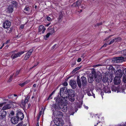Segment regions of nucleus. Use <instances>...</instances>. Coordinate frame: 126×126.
<instances>
[{
    "label": "nucleus",
    "instance_id": "nucleus-41",
    "mask_svg": "<svg viewBox=\"0 0 126 126\" xmlns=\"http://www.w3.org/2000/svg\"><path fill=\"white\" fill-rule=\"evenodd\" d=\"M79 69V67H77L75 68L73 71V73H74L76 71L78 70Z\"/></svg>",
    "mask_w": 126,
    "mask_h": 126
},
{
    "label": "nucleus",
    "instance_id": "nucleus-44",
    "mask_svg": "<svg viewBox=\"0 0 126 126\" xmlns=\"http://www.w3.org/2000/svg\"><path fill=\"white\" fill-rule=\"evenodd\" d=\"M63 16V15L61 14H59V16L58 18L59 19V20L61 19L62 18Z\"/></svg>",
    "mask_w": 126,
    "mask_h": 126
},
{
    "label": "nucleus",
    "instance_id": "nucleus-55",
    "mask_svg": "<svg viewBox=\"0 0 126 126\" xmlns=\"http://www.w3.org/2000/svg\"><path fill=\"white\" fill-rule=\"evenodd\" d=\"M10 114L13 116L14 115V112L13 111H12Z\"/></svg>",
    "mask_w": 126,
    "mask_h": 126
},
{
    "label": "nucleus",
    "instance_id": "nucleus-39",
    "mask_svg": "<svg viewBox=\"0 0 126 126\" xmlns=\"http://www.w3.org/2000/svg\"><path fill=\"white\" fill-rule=\"evenodd\" d=\"M20 71V70H17L16 73V74L15 75V76L16 77V76H17L19 74Z\"/></svg>",
    "mask_w": 126,
    "mask_h": 126
},
{
    "label": "nucleus",
    "instance_id": "nucleus-42",
    "mask_svg": "<svg viewBox=\"0 0 126 126\" xmlns=\"http://www.w3.org/2000/svg\"><path fill=\"white\" fill-rule=\"evenodd\" d=\"M102 24V23L100 22L99 23H97L95 25V27H97L99 26L100 25H101Z\"/></svg>",
    "mask_w": 126,
    "mask_h": 126
},
{
    "label": "nucleus",
    "instance_id": "nucleus-47",
    "mask_svg": "<svg viewBox=\"0 0 126 126\" xmlns=\"http://www.w3.org/2000/svg\"><path fill=\"white\" fill-rule=\"evenodd\" d=\"M86 8V6L84 4H82L81 5V8L84 9Z\"/></svg>",
    "mask_w": 126,
    "mask_h": 126
},
{
    "label": "nucleus",
    "instance_id": "nucleus-13",
    "mask_svg": "<svg viewBox=\"0 0 126 126\" xmlns=\"http://www.w3.org/2000/svg\"><path fill=\"white\" fill-rule=\"evenodd\" d=\"M7 114L6 112L4 110H1L0 111V118L2 119L5 117Z\"/></svg>",
    "mask_w": 126,
    "mask_h": 126
},
{
    "label": "nucleus",
    "instance_id": "nucleus-43",
    "mask_svg": "<svg viewBox=\"0 0 126 126\" xmlns=\"http://www.w3.org/2000/svg\"><path fill=\"white\" fill-rule=\"evenodd\" d=\"M114 42H115V40L114 39H112L110 41L109 43L108 44V45H110L112 43H113Z\"/></svg>",
    "mask_w": 126,
    "mask_h": 126
},
{
    "label": "nucleus",
    "instance_id": "nucleus-19",
    "mask_svg": "<svg viewBox=\"0 0 126 126\" xmlns=\"http://www.w3.org/2000/svg\"><path fill=\"white\" fill-rule=\"evenodd\" d=\"M53 115L56 117H60L63 116L62 113L60 111L58 110L56 112H53Z\"/></svg>",
    "mask_w": 126,
    "mask_h": 126
},
{
    "label": "nucleus",
    "instance_id": "nucleus-18",
    "mask_svg": "<svg viewBox=\"0 0 126 126\" xmlns=\"http://www.w3.org/2000/svg\"><path fill=\"white\" fill-rule=\"evenodd\" d=\"M114 83L115 85H118L120 83V78L118 77H115L113 80Z\"/></svg>",
    "mask_w": 126,
    "mask_h": 126
},
{
    "label": "nucleus",
    "instance_id": "nucleus-27",
    "mask_svg": "<svg viewBox=\"0 0 126 126\" xmlns=\"http://www.w3.org/2000/svg\"><path fill=\"white\" fill-rule=\"evenodd\" d=\"M30 11V8L28 7H26L24 9V12L26 14H27Z\"/></svg>",
    "mask_w": 126,
    "mask_h": 126
},
{
    "label": "nucleus",
    "instance_id": "nucleus-49",
    "mask_svg": "<svg viewBox=\"0 0 126 126\" xmlns=\"http://www.w3.org/2000/svg\"><path fill=\"white\" fill-rule=\"evenodd\" d=\"M102 66V65L101 64H97L96 65H94L93 67H98V66Z\"/></svg>",
    "mask_w": 126,
    "mask_h": 126
},
{
    "label": "nucleus",
    "instance_id": "nucleus-58",
    "mask_svg": "<svg viewBox=\"0 0 126 126\" xmlns=\"http://www.w3.org/2000/svg\"><path fill=\"white\" fill-rule=\"evenodd\" d=\"M123 73H125L126 74V69L123 70Z\"/></svg>",
    "mask_w": 126,
    "mask_h": 126
},
{
    "label": "nucleus",
    "instance_id": "nucleus-35",
    "mask_svg": "<svg viewBox=\"0 0 126 126\" xmlns=\"http://www.w3.org/2000/svg\"><path fill=\"white\" fill-rule=\"evenodd\" d=\"M110 69L111 70V71H112V73H113V72L114 73H115V70L113 67L112 66H111V67H110Z\"/></svg>",
    "mask_w": 126,
    "mask_h": 126
},
{
    "label": "nucleus",
    "instance_id": "nucleus-48",
    "mask_svg": "<svg viewBox=\"0 0 126 126\" xmlns=\"http://www.w3.org/2000/svg\"><path fill=\"white\" fill-rule=\"evenodd\" d=\"M50 35V34L48 32L47 34L45 36V37H46V38H47Z\"/></svg>",
    "mask_w": 126,
    "mask_h": 126
},
{
    "label": "nucleus",
    "instance_id": "nucleus-56",
    "mask_svg": "<svg viewBox=\"0 0 126 126\" xmlns=\"http://www.w3.org/2000/svg\"><path fill=\"white\" fill-rule=\"evenodd\" d=\"M88 95L89 96H90L92 95L89 92H88L87 93Z\"/></svg>",
    "mask_w": 126,
    "mask_h": 126
},
{
    "label": "nucleus",
    "instance_id": "nucleus-6",
    "mask_svg": "<svg viewBox=\"0 0 126 126\" xmlns=\"http://www.w3.org/2000/svg\"><path fill=\"white\" fill-rule=\"evenodd\" d=\"M48 32L50 34V35L55 33L57 30L56 27L55 26H52L49 27L48 28Z\"/></svg>",
    "mask_w": 126,
    "mask_h": 126
},
{
    "label": "nucleus",
    "instance_id": "nucleus-2",
    "mask_svg": "<svg viewBox=\"0 0 126 126\" xmlns=\"http://www.w3.org/2000/svg\"><path fill=\"white\" fill-rule=\"evenodd\" d=\"M64 93L68 95L69 100L71 102H74L75 100V93L74 91L71 89L66 90Z\"/></svg>",
    "mask_w": 126,
    "mask_h": 126
},
{
    "label": "nucleus",
    "instance_id": "nucleus-24",
    "mask_svg": "<svg viewBox=\"0 0 126 126\" xmlns=\"http://www.w3.org/2000/svg\"><path fill=\"white\" fill-rule=\"evenodd\" d=\"M7 9L9 12H12L13 11V6L11 5H10L8 6Z\"/></svg>",
    "mask_w": 126,
    "mask_h": 126
},
{
    "label": "nucleus",
    "instance_id": "nucleus-64",
    "mask_svg": "<svg viewBox=\"0 0 126 126\" xmlns=\"http://www.w3.org/2000/svg\"><path fill=\"white\" fill-rule=\"evenodd\" d=\"M40 116L39 115H38V116L37 118V121H38L39 120Z\"/></svg>",
    "mask_w": 126,
    "mask_h": 126
},
{
    "label": "nucleus",
    "instance_id": "nucleus-53",
    "mask_svg": "<svg viewBox=\"0 0 126 126\" xmlns=\"http://www.w3.org/2000/svg\"><path fill=\"white\" fill-rule=\"evenodd\" d=\"M81 61V59L80 58H78L77 60V62H80Z\"/></svg>",
    "mask_w": 126,
    "mask_h": 126
},
{
    "label": "nucleus",
    "instance_id": "nucleus-36",
    "mask_svg": "<svg viewBox=\"0 0 126 126\" xmlns=\"http://www.w3.org/2000/svg\"><path fill=\"white\" fill-rule=\"evenodd\" d=\"M123 81L125 83H126V75H124L123 78Z\"/></svg>",
    "mask_w": 126,
    "mask_h": 126
},
{
    "label": "nucleus",
    "instance_id": "nucleus-51",
    "mask_svg": "<svg viewBox=\"0 0 126 126\" xmlns=\"http://www.w3.org/2000/svg\"><path fill=\"white\" fill-rule=\"evenodd\" d=\"M6 103H3L1 104H0V109H1V107L3 105V104H5Z\"/></svg>",
    "mask_w": 126,
    "mask_h": 126
},
{
    "label": "nucleus",
    "instance_id": "nucleus-59",
    "mask_svg": "<svg viewBox=\"0 0 126 126\" xmlns=\"http://www.w3.org/2000/svg\"><path fill=\"white\" fill-rule=\"evenodd\" d=\"M10 42V40H8L7 41H6V42H5V44H7L9 43Z\"/></svg>",
    "mask_w": 126,
    "mask_h": 126
},
{
    "label": "nucleus",
    "instance_id": "nucleus-45",
    "mask_svg": "<svg viewBox=\"0 0 126 126\" xmlns=\"http://www.w3.org/2000/svg\"><path fill=\"white\" fill-rule=\"evenodd\" d=\"M47 19L49 21H51L52 20V19L49 16L47 17Z\"/></svg>",
    "mask_w": 126,
    "mask_h": 126
},
{
    "label": "nucleus",
    "instance_id": "nucleus-54",
    "mask_svg": "<svg viewBox=\"0 0 126 126\" xmlns=\"http://www.w3.org/2000/svg\"><path fill=\"white\" fill-rule=\"evenodd\" d=\"M107 44L105 43L104 44L102 47H106L107 46Z\"/></svg>",
    "mask_w": 126,
    "mask_h": 126
},
{
    "label": "nucleus",
    "instance_id": "nucleus-34",
    "mask_svg": "<svg viewBox=\"0 0 126 126\" xmlns=\"http://www.w3.org/2000/svg\"><path fill=\"white\" fill-rule=\"evenodd\" d=\"M16 126H26L24 124H23V122H21L19 123Z\"/></svg>",
    "mask_w": 126,
    "mask_h": 126
},
{
    "label": "nucleus",
    "instance_id": "nucleus-61",
    "mask_svg": "<svg viewBox=\"0 0 126 126\" xmlns=\"http://www.w3.org/2000/svg\"><path fill=\"white\" fill-rule=\"evenodd\" d=\"M42 112V111H40L39 113V115H39L40 116H41V115Z\"/></svg>",
    "mask_w": 126,
    "mask_h": 126
},
{
    "label": "nucleus",
    "instance_id": "nucleus-29",
    "mask_svg": "<svg viewBox=\"0 0 126 126\" xmlns=\"http://www.w3.org/2000/svg\"><path fill=\"white\" fill-rule=\"evenodd\" d=\"M65 87H63L61 88L60 90V95L61 96H62V95L63 94V93L64 92L65 90Z\"/></svg>",
    "mask_w": 126,
    "mask_h": 126
},
{
    "label": "nucleus",
    "instance_id": "nucleus-63",
    "mask_svg": "<svg viewBox=\"0 0 126 126\" xmlns=\"http://www.w3.org/2000/svg\"><path fill=\"white\" fill-rule=\"evenodd\" d=\"M38 64V63H37L36 64H35L34 65V66L32 68H34L35 67H36Z\"/></svg>",
    "mask_w": 126,
    "mask_h": 126
},
{
    "label": "nucleus",
    "instance_id": "nucleus-8",
    "mask_svg": "<svg viewBox=\"0 0 126 126\" xmlns=\"http://www.w3.org/2000/svg\"><path fill=\"white\" fill-rule=\"evenodd\" d=\"M24 51H22L20 52H18L17 53H14L12 54L11 56V58L13 59H15L18 57L20 56L22 54L24 53Z\"/></svg>",
    "mask_w": 126,
    "mask_h": 126
},
{
    "label": "nucleus",
    "instance_id": "nucleus-60",
    "mask_svg": "<svg viewBox=\"0 0 126 126\" xmlns=\"http://www.w3.org/2000/svg\"><path fill=\"white\" fill-rule=\"evenodd\" d=\"M76 64L75 63H74L72 64L71 65V66L72 67L74 66Z\"/></svg>",
    "mask_w": 126,
    "mask_h": 126
},
{
    "label": "nucleus",
    "instance_id": "nucleus-10",
    "mask_svg": "<svg viewBox=\"0 0 126 126\" xmlns=\"http://www.w3.org/2000/svg\"><path fill=\"white\" fill-rule=\"evenodd\" d=\"M16 117L18 120H22L24 118V115L23 113L21 111H18L16 114Z\"/></svg>",
    "mask_w": 126,
    "mask_h": 126
},
{
    "label": "nucleus",
    "instance_id": "nucleus-25",
    "mask_svg": "<svg viewBox=\"0 0 126 126\" xmlns=\"http://www.w3.org/2000/svg\"><path fill=\"white\" fill-rule=\"evenodd\" d=\"M120 54H121V55L125 57V59L126 58V49H125L119 52Z\"/></svg>",
    "mask_w": 126,
    "mask_h": 126
},
{
    "label": "nucleus",
    "instance_id": "nucleus-7",
    "mask_svg": "<svg viewBox=\"0 0 126 126\" xmlns=\"http://www.w3.org/2000/svg\"><path fill=\"white\" fill-rule=\"evenodd\" d=\"M112 90V91L116 92L117 93L119 92H124L125 90L122 87H111Z\"/></svg>",
    "mask_w": 126,
    "mask_h": 126
},
{
    "label": "nucleus",
    "instance_id": "nucleus-37",
    "mask_svg": "<svg viewBox=\"0 0 126 126\" xmlns=\"http://www.w3.org/2000/svg\"><path fill=\"white\" fill-rule=\"evenodd\" d=\"M13 77V76H10L9 79L8 80V82H10L12 80V78Z\"/></svg>",
    "mask_w": 126,
    "mask_h": 126
},
{
    "label": "nucleus",
    "instance_id": "nucleus-50",
    "mask_svg": "<svg viewBox=\"0 0 126 126\" xmlns=\"http://www.w3.org/2000/svg\"><path fill=\"white\" fill-rule=\"evenodd\" d=\"M52 95L51 94L48 97L47 100H49L50 99H51L52 98L51 97V96Z\"/></svg>",
    "mask_w": 126,
    "mask_h": 126
},
{
    "label": "nucleus",
    "instance_id": "nucleus-28",
    "mask_svg": "<svg viewBox=\"0 0 126 126\" xmlns=\"http://www.w3.org/2000/svg\"><path fill=\"white\" fill-rule=\"evenodd\" d=\"M30 81V80H28L22 83L19 84V85L20 86L22 87L23 86H24L25 84H27Z\"/></svg>",
    "mask_w": 126,
    "mask_h": 126
},
{
    "label": "nucleus",
    "instance_id": "nucleus-30",
    "mask_svg": "<svg viewBox=\"0 0 126 126\" xmlns=\"http://www.w3.org/2000/svg\"><path fill=\"white\" fill-rule=\"evenodd\" d=\"M115 42H119L122 40V39L120 37H117L114 38Z\"/></svg>",
    "mask_w": 126,
    "mask_h": 126
},
{
    "label": "nucleus",
    "instance_id": "nucleus-38",
    "mask_svg": "<svg viewBox=\"0 0 126 126\" xmlns=\"http://www.w3.org/2000/svg\"><path fill=\"white\" fill-rule=\"evenodd\" d=\"M8 97L9 98L11 99L13 98V94H10L8 95Z\"/></svg>",
    "mask_w": 126,
    "mask_h": 126
},
{
    "label": "nucleus",
    "instance_id": "nucleus-31",
    "mask_svg": "<svg viewBox=\"0 0 126 126\" xmlns=\"http://www.w3.org/2000/svg\"><path fill=\"white\" fill-rule=\"evenodd\" d=\"M30 55L28 53H27L24 58V60H28L30 56Z\"/></svg>",
    "mask_w": 126,
    "mask_h": 126
},
{
    "label": "nucleus",
    "instance_id": "nucleus-3",
    "mask_svg": "<svg viewBox=\"0 0 126 126\" xmlns=\"http://www.w3.org/2000/svg\"><path fill=\"white\" fill-rule=\"evenodd\" d=\"M54 122L55 124L54 125H56L58 126H62L64 124L63 120L58 117L54 118Z\"/></svg>",
    "mask_w": 126,
    "mask_h": 126
},
{
    "label": "nucleus",
    "instance_id": "nucleus-46",
    "mask_svg": "<svg viewBox=\"0 0 126 126\" xmlns=\"http://www.w3.org/2000/svg\"><path fill=\"white\" fill-rule=\"evenodd\" d=\"M63 85L64 86H66L68 85V83L67 82L65 81L63 84Z\"/></svg>",
    "mask_w": 126,
    "mask_h": 126
},
{
    "label": "nucleus",
    "instance_id": "nucleus-11",
    "mask_svg": "<svg viewBox=\"0 0 126 126\" xmlns=\"http://www.w3.org/2000/svg\"><path fill=\"white\" fill-rule=\"evenodd\" d=\"M115 59V62L118 63H121L124 61V59H125V57H115L114 58Z\"/></svg>",
    "mask_w": 126,
    "mask_h": 126
},
{
    "label": "nucleus",
    "instance_id": "nucleus-32",
    "mask_svg": "<svg viewBox=\"0 0 126 126\" xmlns=\"http://www.w3.org/2000/svg\"><path fill=\"white\" fill-rule=\"evenodd\" d=\"M12 4L14 6V7L16 8L17 6V4L16 2L14 1H12Z\"/></svg>",
    "mask_w": 126,
    "mask_h": 126
},
{
    "label": "nucleus",
    "instance_id": "nucleus-14",
    "mask_svg": "<svg viewBox=\"0 0 126 126\" xmlns=\"http://www.w3.org/2000/svg\"><path fill=\"white\" fill-rule=\"evenodd\" d=\"M115 77H118L120 78L123 75L122 70L120 69L117 70L115 73Z\"/></svg>",
    "mask_w": 126,
    "mask_h": 126
},
{
    "label": "nucleus",
    "instance_id": "nucleus-15",
    "mask_svg": "<svg viewBox=\"0 0 126 126\" xmlns=\"http://www.w3.org/2000/svg\"><path fill=\"white\" fill-rule=\"evenodd\" d=\"M19 120L16 117L14 116L11 118L10 121L12 124H15L18 123Z\"/></svg>",
    "mask_w": 126,
    "mask_h": 126
},
{
    "label": "nucleus",
    "instance_id": "nucleus-33",
    "mask_svg": "<svg viewBox=\"0 0 126 126\" xmlns=\"http://www.w3.org/2000/svg\"><path fill=\"white\" fill-rule=\"evenodd\" d=\"M61 97H62L64 99L65 98H68V95H66L64 93L62 95V96Z\"/></svg>",
    "mask_w": 126,
    "mask_h": 126
},
{
    "label": "nucleus",
    "instance_id": "nucleus-16",
    "mask_svg": "<svg viewBox=\"0 0 126 126\" xmlns=\"http://www.w3.org/2000/svg\"><path fill=\"white\" fill-rule=\"evenodd\" d=\"M110 87H99V89L103 90V91L106 93L111 92V91L109 88Z\"/></svg>",
    "mask_w": 126,
    "mask_h": 126
},
{
    "label": "nucleus",
    "instance_id": "nucleus-26",
    "mask_svg": "<svg viewBox=\"0 0 126 126\" xmlns=\"http://www.w3.org/2000/svg\"><path fill=\"white\" fill-rule=\"evenodd\" d=\"M77 84L78 85L79 87H81V83L80 80L79 79V77H77Z\"/></svg>",
    "mask_w": 126,
    "mask_h": 126
},
{
    "label": "nucleus",
    "instance_id": "nucleus-23",
    "mask_svg": "<svg viewBox=\"0 0 126 126\" xmlns=\"http://www.w3.org/2000/svg\"><path fill=\"white\" fill-rule=\"evenodd\" d=\"M29 99V97H26V99H25L23 102V100H21L22 104L24 107H25L26 106V103H27Z\"/></svg>",
    "mask_w": 126,
    "mask_h": 126
},
{
    "label": "nucleus",
    "instance_id": "nucleus-20",
    "mask_svg": "<svg viewBox=\"0 0 126 126\" xmlns=\"http://www.w3.org/2000/svg\"><path fill=\"white\" fill-rule=\"evenodd\" d=\"M69 84L71 87H76L77 85L76 81L72 80H70Z\"/></svg>",
    "mask_w": 126,
    "mask_h": 126
},
{
    "label": "nucleus",
    "instance_id": "nucleus-4",
    "mask_svg": "<svg viewBox=\"0 0 126 126\" xmlns=\"http://www.w3.org/2000/svg\"><path fill=\"white\" fill-rule=\"evenodd\" d=\"M104 75H104V76H103V77H101L102 78V80L103 82H107V81L108 80V75H106V74H105ZM99 78V79H96V81L98 82H99V81L101 80V77H100L99 76H98L97 77V78Z\"/></svg>",
    "mask_w": 126,
    "mask_h": 126
},
{
    "label": "nucleus",
    "instance_id": "nucleus-5",
    "mask_svg": "<svg viewBox=\"0 0 126 126\" xmlns=\"http://www.w3.org/2000/svg\"><path fill=\"white\" fill-rule=\"evenodd\" d=\"M95 78H97V76H96L95 72H93L92 75H91L88 78V82L90 83H92Z\"/></svg>",
    "mask_w": 126,
    "mask_h": 126
},
{
    "label": "nucleus",
    "instance_id": "nucleus-9",
    "mask_svg": "<svg viewBox=\"0 0 126 126\" xmlns=\"http://www.w3.org/2000/svg\"><path fill=\"white\" fill-rule=\"evenodd\" d=\"M11 22L8 20H6L3 23V27L4 28L7 29L11 26Z\"/></svg>",
    "mask_w": 126,
    "mask_h": 126
},
{
    "label": "nucleus",
    "instance_id": "nucleus-1",
    "mask_svg": "<svg viewBox=\"0 0 126 126\" xmlns=\"http://www.w3.org/2000/svg\"><path fill=\"white\" fill-rule=\"evenodd\" d=\"M58 106L56 104H53L52 107L55 109H61L63 112H65L67 109V106L66 105L64 104V102L63 100L59 96H58L54 98Z\"/></svg>",
    "mask_w": 126,
    "mask_h": 126
},
{
    "label": "nucleus",
    "instance_id": "nucleus-40",
    "mask_svg": "<svg viewBox=\"0 0 126 126\" xmlns=\"http://www.w3.org/2000/svg\"><path fill=\"white\" fill-rule=\"evenodd\" d=\"M33 51V49H31L29 50V51L27 53H28L30 55H31Z\"/></svg>",
    "mask_w": 126,
    "mask_h": 126
},
{
    "label": "nucleus",
    "instance_id": "nucleus-62",
    "mask_svg": "<svg viewBox=\"0 0 126 126\" xmlns=\"http://www.w3.org/2000/svg\"><path fill=\"white\" fill-rule=\"evenodd\" d=\"M24 28V25H22L21 26L20 28L21 29H23Z\"/></svg>",
    "mask_w": 126,
    "mask_h": 126
},
{
    "label": "nucleus",
    "instance_id": "nucleus-22",
    "mask_svg": "<svg viewBox=\"0 0 126 126\" xmlns=\"http://www.w3.org/2000/svg\"><path fill=\"white\" fill-rule=\"evenodd\" d=\"M12 107V105L11 104H7L4 106L2 107V109L3 110L9 109Z\"/></svg>",
    "mask_w": 126,
    "mask_h": 126
},
{
    "label": "nucleus",
    "instance_id": "nucleus-17",
    "mask_svg": "<svg viewBox=\"0 0 126 126\" xmlns=\"http://www.w3.org/2000/svg\"><path fill=\"white\" fill-rule=\"evenodd\" d=\"M81 81L82 82V86H86L87 84V79L84 77L82 76L81 78Z\"/></svg>",
    "mask_w": 126,
    "mask_h": 126
},
{
    "label": "nucleus",
    "instance_id": "nucleus-57",
    "mask_svg": "<svg viewBox=\"0 0 126 126\" xmlns=\"http://www.w3.org/2000/svg\"><path fill=\"white\" fill-rule=\"evenodd\" d=\"M100 94L102 98H103V96L104 95L103 92H101V93Z\"/></svg>",
    "mask_w": 126,
    "mask_h": 126
},
{
    "label": "nucleus",
    "instance_id": "nucleus-52",
    "mask_svg": "<svg viewBox=\"0 0 126 126\" xmlns=\"http://www.w3.org/2000/svg\"><path fill=\"white\" fill-rule=\"evenodd\" d=\"M57 45L56 44H55L52 47V49H53Z\"/></svg>",
    "mask_w": 126,
    "mask_h": 126
},
{
    "label": "nucleus",
    "instance_id": "nucleus-12",
    "mask_svg": "<svg viewBox=\"0 0 126 126\" xmlns=\"http://www.w3.org/2000/svg\"><path fill=\"white\" fill-rule=\"evenodd\" d=\"M82 3L81 0H78L76 2L73 4L71 5L74 7H78L79 8V6Z\"/></svg>",
    "mask_w": 126,
    "mask_h": 126
},
{
    "label": "nucleus",
    "instance_id": "nucleus-21",
    "mask_svg": "<svg viewBox=\"0 0 126 126\" xmlns=\"http://www.w3.org/2000/svg\"><path fill=\"white\" fill-rule=\"evenodd\" d=\"M46 30V28L44 27V26L42 25L40 26L38 30L39 32H40L42 31V33H43Z\"/></svg>",
    "mask_w": 126,
    "mask_h": 126
}]
</instances>
